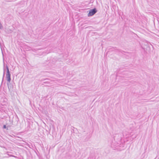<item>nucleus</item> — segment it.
<instances>
[{"mask_svg": "<svg viewBox=\"0 0 159 159\" xmlns=\"http://www.w3.org/2000/svg\"><path fill=\"white\" fill-rule=\"evenodd\" d=\"M121 138H118V140L119 141H120V140H121Z\"/></svg>", "mask_w": 159, "mask_h": 159, "instance_id": "obj_8", "label": "nucleus"}, {"mask_svg": "<svg viewBox=\"0 0 159 159\" xmlns=\"http://www.w3.org/2000/svg\"><path fill=\"white\" fill-rule=\"evenodd\" d=\"M3 129H6L7 126L6 125H4L3 127Z\"/></svg>", "mask_w": 159, "mask_h": 159, "instance_id": "obj_7", "label": "nucleus"}, {"mask_svg": "<svg viewBox=\"0 0 159 159\" xmlns=\"http://www.w3.org/2000/svg\"><path fill=\"white\" fill-rule=\"evenodd\" d=\"M6 68L7 69V74L6 75V78L7 81L10 82L11 81V74L9 69L8 66L7 65L6 66Z\"/></svg>", "mask_w": 159, "mask_h": 159, "instance_id": "obj_1", "label": "nucleus"}, {"mask_svg": "<svg viewBox=\"0 0 159 159\" xmlns=\"http://www.w3.org/2000/svg\"><path fill=\"white\" fill-rule=\"evenodd\" d=\"M118 135V134H116L113 137V139L114 140H116V139H116V137Z\"/></svg>", "mask_w": 159, "mask_h": 159, "instance_id": "obj_6", "label": "nucleus"}, {"mask_svg": "<svg viewBox=\"0 0 159 159\" xmlns=\"http://www.w3.org/2000/svg\"><path fill=\"white\" fill-rule=\"evenodd\" d=\"M97 11L96 8H94L89 11V12L88 14V16H92L94 15Z\"/></svg>", "mask_w": 159, "mask_h": 159, "instance_id": "obj_2", "label": "nucleus"}, {"mask_svg": "<svg viewBox=\"0 0 159 159\" xmlns=\"http://www.w3.org/2000/svg\"><path fill=\"white\" fill-rule=\"evenodd\" d=\"M143 41H143V42L145 43H146L145 44H144L145 45L147 46L148 45V42L147 41V40H143Z\"/></svg>", "mask_w": 159, "mask_h": 159, "instance_id": "obj_5", "label": "nucleus"}, {"mask_svg": "<svg viewBox=\"0 0 159 159\" xmlns=\"http://www.w3.org/2000/svg\"><path fill=\"white\" fill-rule=\"evenodd\" d=\"M3 70H4V72H3V77L2 79V82L3 81V77L5 75V62L4 61H3Z\"/></svg>", "mask_w": 159, "mask_h": 159, "instance_id": "obj_4", "label": "nucleus"}, {"mask_svg": "<svg viewBox=\"0 0 159 159\" xmlns=\"http://www.w3.org/2000/svg\"><path fill=\"white\" fill-rule=\"evenodd\" d=\"M88 159H89V158Z\"/></svg>", "mask_w": 159, "mask_h": 159, "instance_id": "obj_9", "label": "nucleus"}, {"mask_svg": "<svg viewBox=\"0 0 159 159\" xmlns=\"http://www.w3.org/2000/svg\"><path fill=\"white\" fill-rule=\"evenodd\" d=\"M3 40H0V46L1 49L2 50V55L3 56V52H2V48H3V46H2V43L3 42Z\"/></svg>", "mask_w": 159, "mask_h": 159, "instance_id": "obj_3", "label": "nucleus"}]
</instances>
